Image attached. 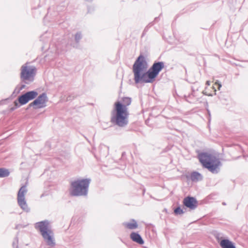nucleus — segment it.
<instances>
[{"instance_id":"36","label":"nucleus","mask_w":248,"mask_h":248,"mask_svg":"<svg viewBox=\"0 0 248 248\" xmlns=\"http://www.w3.org/2000/svg\"><path fill=\"white\" fill-rule=\"evenodd\" d=\"M217 239L219 241V238L218 237H217Z\"/></svg>"},{"instance_id":"18","label":"nucleus","mask_w":248,"mask_h":248,"mask_svg":"<svg viewBox=\"0 0 248 248\" xmlns=\"http://www.w3.org/2000/svg\"><path fill=\"white\" fill-rule=\"evenodd\" d=\"M18 101L20 105H24L29 102L25 93L18 96Z\"/></svg>"},{"instance_id":"22","label":"nucleus","mask_w":248,"mask_h":248,"mask_svg":"<svg viewBox=\"0 0 248 248\" xmlns=\"http://www.w3.org/2000/svg\"><path fill=\"white\" fill-rule=\"evenodd\" d=\"M174 213L175 215H179L184 214V212L181 207L178 206L174 209Z\"/></svg>"},{"instance_id":"34","label":"nucleus","mask_w":248,"mask_h":248,"mask_svg":"<svg viewBox=\"0 0 248 248\" xmlns=\"http://www.w3.org/2000/svg\"><path fill=\"white\" fill-rule=\"evenodd\" d=\"M86 1L92 2L93 0H85Z\"/></svg>"},{"instance_id":"1","label":"nucleus","mask_w":248,"mask_h":248,"mask_svg":"<svg viewBox=\"0 0 248 248\" xmlns=\"http://www.w3.org/2000/svg\"><path fill=\"white\" fill-rule=\"evenodd\" d=\"M128 108L117 101L114 103V108L111 113L110 122L119 127H125L128 124Z\"/></svg>"},{"instance_id":"6","label":"nucleus","mask_w":248,"mask_h":248,"mask_svg":"<svg viewBox=\"0 0 248 248\" xmlns=\"http://www.w3.org/2000/svg\"><path fill=\"white\" fill-rule=\"evenodd\" d=\"M148 67V64L146 58L142 54H140L133 65L134 75L145 71Z\"/></svg>"},{"instance_id":"29","label":"nucleus","mask_w":248,"mask_h":248,"mask_svg":"<svg viewBox=\"0 0 248 248\" xmlns=\"http://www.w3.org/2000/svg\"><path fill=\"white\" fill-rule=\"evenodd\" d=\"M93 10H94V8H91V7H88V13H91Z\"/></svg>"},{"instance_id":"9","label":"nucleus","mask_w":248,"mask_h":248,"mask_svg":"<svg viewBox=\"0 0 248 248\" xmlns=\"http://www.w3.org/2000/svg\"><path fill=\"white\" fill-rule=\"evenodd\" d=\"M48 97L46 93H43L28 105V108L32 107L34 109H38L45 108L46 106Z\"/></svg>"},{"instance_id":"16","label":"nucleus","mask_w":248,"mask_h":248,"mask_svg":"<svg viewBox=\"0 0 248 248\" xmlns=\"http://www.w3.org/2000/svg\"><path fill=\"white\" fill-rule=\"evenodd\" d=\"M131 221L132 222H124L123 225L130 230L136 229L138 226L137 221L134 219H131Z\"/></svg>"},{"instance_id":"27","label":"nucleus","mask_w":248,"mask_h":248,"mask_svg":"<svg viewBox=\"0 0 248 248\" xmlns=\"http://www.w3.org/2000/svg\"><path fill=\"white\" fill-rule=\"evenodd\" d=\"M25 226H22L21 224H17L16 225L15 229L17 230V229H19L20 228H24Z\"/></svg>"},{"instance_id":"3","label":"nucleus","mask_w":248,"mask_h":248,"mask_svg":"<svg viewBox=\"0 0 248 248\" xmlns=\"http://www.w3.org/2000/svg\"><path fill=\"white\" fill-rule=\"evenodd\" d=\"M198 157L202 167L213 174H217L220 171L221 162L215 155L207 152H201L198 154Z\"/></svg>"},{"instance_id":"19","label":"nucleus","mask_w":248,"mask_h":248,"mask_svg":"<svg viewBox=\"0 0 248 248\" xmlns=\"http://www.w3.org/2000/svg\"><path fill=\"white\" fill-rule=\"evenodd\" d=\"M131 103V98L128 97H124L122 98V103L121 104L124 106H125V108H127V107L129 106Z\"/></svg>"},{"instance_id":"2","label":"nucleus","mask_w":248,"mask_h":248,"mask_svg":"<svg viewBox=\"0 0 248 248\" xmlns=\"http://www.w3.org/2000/svg\"><path fill=\"white\" fill-rule=\"evenodd\" d=\"M91 182L90 178L78 179L70 183L69 195L72 197L87 198Z\"/></svg>"},{"instance_id":"33","label":"nucleus","mask_w":248,"mask_h":248,"mask_svg":"<svg viewBox=\"0 0 248 248\" xmlns=\"http://www.w3.org/2000/svg\"><path fill=\"white\" fill-rule=\"evenodd\" d=\"M206 84L208 85H210V81H206Z\"/></svg>"},{"instance_id":"8","label":"nucleus","mask_w":248,"mask_h":248,"mask_svg":"<svg viewBox=\"0 0 248 248\" xmlns=\"http://www.w3.org/2000/svg\"><path fill=\"white\" fill-rule=\"evenodd\" d=\"M27 192L26 186L24 185L19 189L17 193V203L20 207L24 211L29 212L30 208L28 207L25 198V195Z\"/></svg>"},{"instance_id":"30","label":"nucleus","mask_w":248,"mask_h":248,"mask_svg":"<svg viewBox=\"0 0 248 248\" xmlns=\"http://www.w3.org/2000/svg\"><path fill=\"white\" fill-rule=\"evenodd\" d=\"M159 17H157L155 18L154 21L157 22L159 19Z\"/></svg>"},{"instance_id":"15","label":"nucleus","mask_w":248,"mask_h":248,"mask_svg":"<svg viewBox=\"0 0 248 248\" xmlns=\"http://www.w3.org/2000/svg\"><path fill=\"white\" fill-rule=\"evenodd\" d=\"M187 179H190L192 182H196L202 179V175L198 171H193L189 177L186 176Z\"/></svg>"},{"instance_id":"35","label":"nucleus","mask_w":248,"mask_h":248,"mask_svg":"<svg viewBox=\"0 0 248 248\" xmlns=\"http://www.w3.org/2000/svg\"><path fill=\"white\" fill-rule=\"evenodd\" d=\"M223 205H226V203L225 202H223L222 203Z\"/></svg>"},{"instance_id":"5","label":"nucleus","mask_w":248,"mask_h":248,"mask_svg":"<svg viewBox=\"0 0 248 248\" xmlns=\"http://www.w3.org/2000/svg\"><path fill=\"white\" fill-rule=\"evenodd\" d=\"M27 63L21 67L20 79L22 82L29 84L33 81L36 73V68L34 66H27Z\"/></svg>"},{"instance_id":"11","label":"nucleus","mask_w":248,"mask_h":248,"mask_svg":"<svg viewBox=\"0 0 248 248\" xmlns=\"http://www.w3.org/2000/svg\"><path fill=\"white\" fill-rule=\"evenodd\" d=\"M183 203L185 206L191 210L195 209L198 206V201L193 197L187 196L185 198Z\"/></svg>"},{"instance_id":"32","label":"nucleus","mask_w":248,"mask_h":248,"mask_svg":"<svg viewBox=\"0 0 248 248\" xmlns=\"http://www.w3.org/2000/svg\"><path fill=\"white\" fill-rule=\"evenodd\" d=\"M15 109H16V108H15V107H12V108H11V111H13V110H14Z\"/></svg>"},{"instance_id":"13","label":"nucleus","mask_w":248,"mask_h":248,"mask_svg":"<svg viewBox=\"0 0 248 248\" xmlns=\"http://www.w3.org/2000/svg\"><path fill=\"white\" fill-rule=\"evenodd\" d=\"M219 243L222 248H236L234 244L228 239H221Z\"/></svg>"},{"instance_id":"20","label":"nucleus","mask_w":248,"mask_h":248,"mask_svg":"<svg viewBox=\"0 0 248 248\" xmlns=\"http://www.w3.org/2000/svg\"><path fill=\"white\" fill-rule=\"evenodd\" d=\"M10 174L9 170L5 168H0V177L3 178L8 176Z\"/></svg>"},{"instance_id":"31","label":"nucleus","mask_w":248,"mask_h":248,"mask_svg":"<svg viewBox=\"0 0 248 248\" xmlns=\"http://www.w3.org/2000/svg\"><path fill=\"white\" fill-rule=\"evenodd\" d=\"M17 90H18V89H17V88H16L15 89V90H14V92H13V93H17Z\"/></svg>"},{"instance_id":"28","label":"nucleus","mask_w":248,"mask_h":248,"mask_svg":"<svg viewBox=\"0 0 248 248\" xmlns=\"http://www.w3.org/2000/svg\"><path fill=\"white\" fill-rule=\"evenodd\" d=\"M216 84H217L218 86V89L220 90V88L222 86L221 84L219 83L218 81L216 82Z\"/></svg>"},{"instance_id":"10","label":"nucleus","mask_w":248,"mask_h":248,"mask_svg":"<svg viewBox=\"0 0 248 248\" xmlns=\"http://www.w3.org/2000/svg\"><path fill=\"white\" fill-rule=\"evenodd\" d=\"M164 66L163 62L155 61L149 70L157 77Z\"/></svg>"},{"instance_id":"4","label":"nucleus","mask_w":248,"mask_h":248,"mask_svg":"<svg viewBox=\"0 0 248 248\" xmlns=\"http://www.w3.org/2000/svg\"><path fill=\"white\" fill-rule=\"evenodd\" d=\"M49 224L50 222L46 219L35 223L34 228L39 231L46 244L53 248L56 242L54 232L49 227Z\"/></svg>"},{"instance_id":"24","label":"nucleus","mask_w":248,"mask_h":248,"mask_svg":"<svg viewBox=\"0 0 248 248\" xmlns=\"http://www.w3.org/2000/svg\"><path fill=\"white\" fill-rule=\"evenodd\" d=\"M150 24H149L148 26H147L145 28V29H144V30L143 31V32H142V36H144V35L146 34V32L148 31V30L149 28H150Z\"/></svg>"},{"instance_id":"17","label":"nucleus","mask_w":248,"mask_h":248,"mask_svg":"<svg viewBox=\"0 0 248 248\" xmlns=\"http://www.w3.org/2000/svg\"><path fill=\"white\" fill-rule=\"evenodd\" d=\"M25 94H26L28 99L30 101L36 98V97L38 96V93L37 91L33 90L27 92L25 93Z\"/></svg>"},{"instance_id":"21","label":"nucleus","mask_w":248,"mask_h":248,"mask_svg":"<svg viewBox=\"0 0 248 248\" xmlns=\"http://www.w3.org/2000/svg\"><path fill=\"white\" fill-rule=\"evenodd\" d=\"M191 89H192V93L191 94H189L188 96L185 95V97L186 98V101L189 103L192 102V101L191 100L192 97L195 96V92L196 90H197V91L198 90V89L195 90L193 87H192Z\"/></svg>"},{"instance_id":"7","label":"nucleus","mask_w":248,"mask_h":248,"mask_svg":"<svg viewBox=\"0 0 248 248\" xmlns=\"http://www.w3.org/2000/svg\"><path fill=\"white\" fill-rule=\"evenodd\" d=\"M134 76L136 84L140 82L151 83L154 82L156 78L149 69L145 72L139 73Z\"/></svg>"},{"instance_id":"37","label":"nucleus","mask_w":248,"mask_h":248,"mask_svg":"<svg viewBox=\"0 0 248 248\" xmlns=\"http://www.w3.org/2000/svg\"><path fill=\"white\" fill-rule=\"evenodd\" d=\"M208 110V113L210 114V111L209 110Z\"/></svg>"},{"instance_id":"14","label":"nucleus","mask_w":248,"mask_h":248,"mask_svg":"<svg viewBox=\"0 0 248 248\" xmlns=\"http://www.w3.org/2000/svg\"><path fill=\"white\" fill-rule=\"evenodd\" d=\"M74 37L75 42L71 43L70 45L74 48H78L79 47V42L82 38V34L80 31H78Z\"/></svg>"},{"instance_id":"26","label":"nucleus","mask_w":248,"mask_h":248,"mask_svg":"<svg viewBox=\"0 0 248 248\" xmlns=\"http://www.w3.org/2000/svg\"><path fill=\"white\" fill-rule=\"evenodd\" d=\"M26 85L25 84L21 85V86L18 89L17 93H18L20 92V91L24 89Z\"/></svg>"},{"instance_id":"25","label":"nucleus","mask_w":248,"mask_h":248,"mask_svg":"<svg viewBox=\"0 0 248 248\" xmlns=\"http://www.w3.org/2000/svg\"><path fill=\"white\" fill-rule=\"evenodd\" d=\"M14 107L16 108H18L21 106L20 104L19 103L18 101L17 102L16 100H15L14 102Z\"/></svg>"},{"instance_id":"12","label":"nucleus","mask_w":248,"mask_h":248,"mask_svg":"<svg viewBox=\"0 0 248 248\" xmlns=\"http://www.w3.org/2000/svg\"><path fill=\"white\" fill-rule=\"evenodd\" d=\"M130 237L133 241L136 242L140 245H142L144 243L142 237L138 232H131L130 235Z\"/></svg>"},{"instance_id":"23","label":"nucleus","mask_w":248,"mask_h":248,"mask_svg":"<svg viewBox=\"0 0 248 248\" xmlns=\"http://www.w3.org/2000/svg\"><path fill=\"white\" fill-rule=\"evenodd\" d=\"M17 243H18V238H17V237H16L15 238V240L13 241V244H12L14 248H18Z\"/></svg>"}]
</instances>
